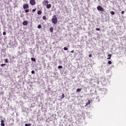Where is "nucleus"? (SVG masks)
Wrapping results in <instances>:
<instances>
[{
	"label": "nucleus",
	"instance_id": "nucleus-3",
	"mask_svg": "<svg viewBox=\"0 0 126 126\" xmlns=\"http://www.w3.org/2000/svg\"><path fill=\"white\" fill-rule=\"evenodd\" d=\"M97 10H99V11H104V8L102 7L101 6H98L97 7Z\"/></svg>",
	"mask_w": 126,
	"mask_h": 126
},
{
	"label": "nucleus",
	"instance_id": "nucleus-29",
	"mask_svg": "<svg viewBox=\"0 0 126 126\" xmlns=\"http://www.w3.org/2000/svg\"><path fill=\"white\" fill-rule=\"evenodd\" d=\"M3 35H6V32H3Z\"/></svg>",
	"mask_w": 126,
	"mask_h": 126
},
{
	"label": "nucleus",
	"instance_id": "nucleus-6",
	"mask_svg": "<svg viewBox=\"0 0 126 126\" xmlns=\"http://www.w3.org/2000/svg\"><path fill=\"white\" fill-rule=\"evenodd\" d=\"M27 24H28V22L27 21H24L23 22V25H24V26H26Z\"/></svg>",
	"mask_w": 126,
	"mask_h": 126
},
{
	"label": "nucleus",
	"instance_id": "nucleus-30",
	"mask_svg": "<svg viewBox=\"0 0 126 126\" xmlns=\"http://www.w3.org/2000/svg\"><path fill=\"white\" fill-rule=\"evenodd\" d=\"M3 65H6V64H1V66H3Z\"/></svg>",
	"mask_w": 126,
	"mask_h": 126
},
{
	"label": "nucleus",
	"instance_id": "nucleus-2",
	"mask_svg": "<svg viewBox=\"0 0 126 126\" xmlns=\"http://www.w3.org/2000/svg\"><path fill=\"white\" fill-rule=\"evenodd\" d=\"M51 20H52V23H54V24H57V23H58V18L56 15H54L52 17Z\"/></svg>",
	"mask_w": 126,
	"mask_h": 126
},
{
	"label": "nucleus",
	"instance_id": "nucleus-32",
	"mask_svg": "<svg viewBox=\"0 0 126 126\" xmlns=\"http://www.w3.org/2000/svg\"><path fill=\"white\" fill-rule=\"evenodd\" d=\"M122 14H124L125 13V11H122L121 12Z\"/></svg>",
	"mask_w": 126,
	"mask_h": 126
},
{
	"label": "nucleus",
	"instance_id": "nucleus-20",
	"mask_svg": "<svg viewBox=\"0 0 126 126\" xmlns=\"http://www.w3.org/2000/svg\"><path fill=\"white\" fill-rule=\"evenodd\" d=\"M25 12H26V13H27L29 12V9H26V10H25Z\"/></svg>",
	"mask_w": 126,
	"mask_h": 126
},
{
	"label": "nucleus",
	"instance_id": "nucleus-28",
	"mask_svg": "<svg viewBox=\"0 0 126 126\" xmlns=\"http://www.w3.org/2000/svg\"><path fill=\"white\" fill-rule=\"evenodd\" d=\"M32 74H34V73H35V71H34V70H32Z\"/></svg>",
	"mask_w": 126,
	"mask_h": 126
},
{
	"label": "nucleus",
	"instance_id": "nucleus-12",
	"mask_svg": "<svg viewBox=\"0 0 126 126\" xmlns=\"http://www.w3.org/2000/svg\"><path fill=\"white\" fill-rule=\"evenodd\" d=\"M37 14H38L39 15H41V14H42V11L41 10L38 11Z\"/></svg>",
	"mask_w": 126,
	"mask_h": 126
},
{
	"label": "nucleus",
	"instance_id": "nucleus-17",
	"mask_svg": "<svg viewBox=\"0 0 126 126\" xmlns=\"http://www.w3.org/2000/svg\"><path fill=\"white\" fill-rule=\"evenodd\" d=\"M42 18L44 20H46V19H47V17H46V16H43Z\"/></svg>",
	"mask_w": 126,
	"mask_h": 126
},
{
	"label": "nucleus",
	"instance_id": "nucleus-8",
	"mask_svg": "<svg viewBox=\"0 0 126 126\" xmlns=\"http://www.w3.org/2000/svg\"><path fill=\"white\" fill-rule=\"evenodd\" d=\"M52 6V5L51 4H47L46 5V8H51V7Z\"/></svg>",
	"mask_w": 126,
	"mask_h": 126
},
{
	"label": "nucleus",
	"instance_id": "nucleus-27",
	"mask_svg": "<svg viewBox=\"0 0 126 126\" xmlns=\"http://www.w3.org/2000/svg\"><path fill=\"white\" fill-rule=\"evenodd\" d=\"M58 68H63V66L62 65H59L58 66Z\"/></svg>",
	"mask_w": 126,
	"mask_h": 126
},
{
	"label": "nucleus",
	"instance_id": "nucleus-10",
	"mask_svg": "<svg viewBox=\"0 0 126 126\" xmlns=\"http://www.w3.org/2000/svg\"><path fill=\"white\" fill-rule=\"evenodd\" d=\"M108 58L107 59V60H111V58H112V55L111 54H109L108 55Z\"/></svg>",
	"mask_w": 126,
	"mask_h": 126
},
{
	"label": "nucleus",
	"instance_id": "nucleus-9",
	"mask_svg": "<svg viewBox=\"0 0 126 126\" xmlns=\"http://www.w3.org/2000/svg\"><path fill=\"white\" fill-rule=\"evenodd\" d=\"M1 126H4V121H1Z\"/></svg>",
	"mask_w": 126,
	"mask_h": 126
},
{
	"label": "nucleus",
	"instance_id": "nucleus-18",
	"mask_svg": "<svg viewBox=\"0 0 126 126\" xmlns=\"http://www.w3.org/2000/svg\"><path fill=\"white\" fill-rule=\"evenodd\" d=\"M37 28H38V29H41V28H42V26H41V25H38V26H37Z\"/></svg>",
	"mask_w": 126,
	"mask_h": 126
},
{
	"label": "nucleus",
	"instance_id": "nucleus-25",
	"mask_svg": "<svg viewBox=\"0 0 126 126\" xmlns=\"http://www.w3.org/2000/svg\"><path fill=\"white\" fill-rule=\"evenodd\" d=\"M95 30H96V31H100V29L99 28H96Z\"/></svg>",
	"mask_w": 126,
	"mask_h": 126
},
{
	"label": "nucleus",
	"instance_id": "nucleus-34",
	"mask_svg": "<svg viewBox=\"0 0 126 126\" xmlns=\"http://www.w3.org/2000/svg\"><path fill=\"white\" fill-rule=\"evenodd\" d=\"M74 50H72L71 51V53H74Z\"/></svg>",
	"mask_w": 126,
	"mask_h": 126
},
{
	"label": "nucleus",
	"instance_id": "nucleus-22",
	"mask_svg": "<svg viewBox=\"0 0 126 126\" xmlns=\"http://www.w3.org/2000/svg\"><path fill=\"white\" fill-rule=\"evenodd\" d=\"M63 50H64V51H67V50H68V49L67 47H64Z\"/></svg>",
	"mask_w": 126,
	"mask_h": 126
},
{
	"label": "nucleus",
	"instance_id": "nucleus-15",
	"mask_svg": "<svg viewBox=\"0 0 126 126\" xmlns=\"http://www.w3.org/2000/svg\"><path fill=\"white\" fill-rule=\"evenodd\" d=\"M95 101L96 102H100V99L99 98V97H96Z\"/></svg>",
	"mask_w": 126,
	"mask_h": 126
},
{
	"label": "nucleus",
	"instance_id": "nucleus-14",
	"mask_svg": "<svg viewBox=\"0 0 126 126\" xmlns=\"http://www.w3.org/2000/svg\"><path fill=\"white\" fill-rule=\"evenodd\" d=\"M31 61H32V62H36V59H35V58H32Z\"/></svg>",
	"mask_w": 126,
	"mask_h": 126
},
{
	"label": "nucleus",
	"instance_id": "nucleus-11",
	"mask_svg": "<svg viewBox=\"0 0 126 126\" xmlns=\"http://www.w3.org/2000/svg\"><path fill=\"white\" fill-rule=\"evenodd\" d=\"M49 30L50 32H51V33H53L54 32V28H53L52 27L50 28Z\"/></svg>",
	"mask_w": 126,
	"mask_h": 126
},
{
	"label": "nucleus",
	"instance_id": "nucleus-21",
	"mask_svg": "<svg viewBox=\"0 0 126 126\" xmlns=\"http://www.w3.org/2000/svg\"><path fill=\"white\" fill-rule=\"evenodd\" d=\"M80 91H81V89H77L76 90V92H79Z\"/></svg>",
	"mask_w": 126,
	"mask_h": 126
},
{
	"label": "nucleus",
	"instance_id": "nucleus-4",
	"mask_svg": "<svg viewBox=\"0 0 126 126\" xmlns=\"http://www.w3.org/2000/svg\"><path fill=\"white\" fill-rule=\"evenodd\" d=\"M30 3L31 5H35V4H36V1L35 0H31Z\"/></svg>",
	"mask_w": 126,
	"mask_h": 126
},
{
	"label": "nucleus",
	"instance_id": "nucleus-7",
	"mask_svg": "<svg viewBox=\"0 0 126 126\" xmlns=\"http://www.w3.org/2000/svg\"><path fill=\"white\" fill-rule=\"evenodd\" d=\"M48 3H49V1H44L42 3V4H43V5H47Z\"/></svg>",
	"mask_w": 126,
	"mask_h": 126
},
{
	"label": "nucleus",
	"instance_id": "nucleus-19",
	"mask_svg": "<svg viewBox=\"0 0 126 126\" xmlns=\"http://www.w3.org/2000/svg\"><path fill=\"white\" fill-rule=\"evenodd\" d=\"M25 126H31V124H26Z\"/></svg>",
	"mask_w": 126,
	"mask_h": 126
},
{
	"label": "nucleus",
	"instance_id": "nucleus-33",
	"mask_svg": "<svg viewBox=\"0 0 126 126\" xmlns=\"http://www.w3.org/2000/svg\"><path fill=\"white\" fill-rule=\"evenodd\" d=\"M89 58H91V57H92V54H90L89 56Z\"/></svg>",
	"mask_w": 126,
	"mask_h": 126
},
{
	"label": "nucleus",
	"instance_id": "nucleus-23",
	"mask_svg": "<svg viewBox=\"0 0 126 126\" xmlns=\"http://www.w3.org/2000/svg\"><path fill=\"white\" fill-rule=\"evenodd\" d=\"M108 64H112V61H109L108 62Z\"/></svg>",
	"mask_w": 126,
	"mask_h": 126
},
{
	"label": "nucleus",
	"instance_id": "nucleus-5",
	"mask_svg": "<svg viewBox=\"0 0 126 126\" xmlns=\"http://www.w3.org/2000/svg\"><path fill=\"white\" fill-rule=\"evenodd\" d=\"M23 8L24 9H27V8H29V5L28 4H24Z\"/></svg>",
	"mask_w": 126,
	"mask_h": 126
},
{
	"label": "nucleus",
	"instance_id": "nucleus-26",
	"mask_svg": "<svg viewBox=\"0 0 126 126\" xmlns=\"http://www.w3.org/2000/svg\"><path fill=\"white\" fill-rule=\"evenodd\" d=\"M5 63H8V60L7 59L5 60Z\"/></svg>",
	"mask_w": 126,
	"mask_h": 126
},
{
	"label": "nucleus",
	"instance_id": "nucleus-1",
	"mask_svg": "<svg viewBox=\"0 0 126 126\" xmlns=\"http://www.w3.org/2000/svg\"><path fill=\"white\" fill-rule=\"evenodd\" d=\"M98 93L99 94H102V95H105L106 93H107V89H99V90L97 91Z\"/></svg>",
	"mask_w": 126,
	"mask_h": 126
},
{
	"label": "nucleus",
	"instance_id": "nucleus-16",
	"mask_svg": "<svg viewBox=\"0 0 126 126\" xmlns=\"http://www.w3.org/2000/svg\"><path fill=\"white\" fill-rule=\"evenodd\" d=\"M88 105H90V100H88V102L86 103L85 107H86V106H87Z\"/></svg>",
	"mask_w": 126,
	"mask_h": 126
},
{
	"label": "nucleus",
	"instance_id": "nucleus-31",
	"mask_svg": "<svg viewBox=\"0 0 126 126\" xmlns=\"http://www.w3.org/2000/svg\"><path fill=\"white\" fill-rule=\"evenodd\" d=\"M35 11H36V9H32V12H35Z\"/></svg>",
	"mask_w": 126,
	"mask_h": 126
},
{
	"label": "nucleus",
	"instance_id": "nucleus-24",
	"mask_svg": "<svg viewBox=\"0 0 126 126\" xmlns=\"http://www.w3.org/2000/svg\"><path fill=\"white\" fill-rule=\"evenodd\" d=\"M63 98H64V94H63L62 97L61 99H63Z\"/></svg>",
	"mask_w": 126,
	"mask_h": 126
},
{
	"label": "nucleus",
	"instance_id": "nucleus-13",
	"mask_svg": "<svg viewBox=\"0 0 126 126\" xmlns=\"http://www.w3.org/2000/svg\"><path fill=\"white\" fill-rule=\"evenodd\" d=\"M110 14H112V15H114L115 11H110Z\"/></svg>",
	"mask_w": 126,
	"mask_h": 126
},
{
	"label": "nucleus",
	"instance_id": "nucleus-35",
	"mask_svg": "<svg viewBox=\"0 0 126 126\" xmlns=\"http://www.w3.org/2000/svg\"><path fill=\"white\" fill-rule=\"evenodd\" d=\"M21 17H23V16L22 15H21Z\"/></svg>",
	"mask_w": 126,
	"mask_h": 126
}]
</instances>
